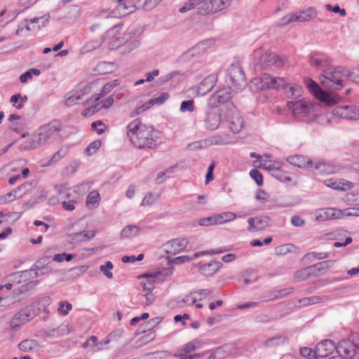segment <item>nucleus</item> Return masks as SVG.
<instances>
[{
    "label": "nucleus",
    "instance_id": "1",
    "mask_svg": "<svg viewBox=\"0 0 359 359\" xmlns=\"http://www.w3.org/2000/svg\"><path fill=\"white\" fill-rule=\"evenodd\" d=\"M154 133L153 127L143 124L138 118L127 126V135L133 145L138 148H155L160 141Z\"/></svg>",
    "mask_w": 359,
    "mask_h": 359
},
{
    "label": "nucleus",
    "instance_id": "2",
    "mask_svg": "<svg viewBox=\"0 0 359 359\" xmlns=\"http://www.w3.org/2000/svg\"><path fill=\"white\" fill-rule=\"evenodd\" d=\"M256 90H264L269 88L285 90L289 98L297 100L303 93L302 87L296 83L289 84L283 77H272L268 74H263L261 76L252 80Z\"/></svg>",
    "mask_w": 359,
    "mask_h": 359
},
{
    "label": "nucleus",
    "instance_id": "3",
    "mask_svg": "<svg viewBox=\"0 0 359 359\" xmlns=\"http://www.w3.org/2000/svg\"><path fill=\"white\" fill-rule=\"evenodd\" d=\"M62 126L60 121L53 120L49 123L40 126L32 136L20 145L21 151L36 149L48 143L56 132H60Z\"/></svg>",
    "mask_w": 359,
    "mask_h": 359
},
{
    "label": "nucleus",
    "instance_id": "4",
    "mask_svg": "<svg viewBox=\"0 0 359 359\" xmlns=\"http://www.w3.org/2000/svg\"><path fill=\"white\" fill-rule=\"evenodd\" d=\"M345 76V69L336 67L334 69L323 70L320 76V83L325 87L340 90L343 87V78Z\"/></svg>",
    "mask_w": 359,
    "mask_h": 359
},
{
    "label": "nucleus",
    "instance_id": "5",
    "mask_svg": "<svg viewBox=\"0 0 359 359\" xmlns=\"http://www.w3.org/2000/svg\"><path fill=\"white\" fill-rule=\"evenodd\" d=\"M287 106L297 121L308 122L314 116L313 105L304 100L288 101Z\"/></svg>",
    "mask_w": 359,
    "mask_h": 359
},
{
    "label": "nucleus",
    "instance_id": "6",
    "mask_svg": "<svg viewBox=\"0 0 359 359\" xmlns=\"http://www.w3.org/2000/svg\"><path fill=\"white\" fill-rule=\"evenodd\" d=\"M338 356L344 359H353L359 355V334H356L351 340L344 339L339 342L336 348Z\"/></svg>",
    "mask_w": 359,
    "mask_h": 359
},
{
    "label": "nucleus",
    "instance_id": "7",
    "mask_svg": "<svg viewBox=\"0 0 359 359\" xmlns=\"http://www.w3.org/2000/svg\"><path fill=\"white\" fill-rule=\"evenodd\" d=\"M41 311V308L39 306L38 304L36 302L30 304L14 315L11 320L12 326L19 327L20 325L29 322L31 319L37 316Z\"/></svg>",
    "mask_w": 359,
    "mask_h": 359
},
{
    "label": "nucleus",
    "instance_id": "8",
    "mask_svg": "<svg viewBox=\"0 0 359 359\" xmlns=\"http://www.w3.org/2000/svg\"><path fill=\"white\" fill-rule=\"evenodd\" d=\"M227 80L232 87L241 89L245 85V76L243 70L238 63L232 64L226 70Z\"/></svg>",
    "mask_w": 359,
    "mask_h": 359
},
{
    "label": "nucleus",
    "instance_id": "9",
    "mask_svg": "<svg viewBox=\"0 0 359 359\" xmlns=\"http://www.w3.org/2000/svg\"><path fill=\"white\" fill-rule=\"evenodd\" d=\"M233 0H210L198 8V13L202 15H212L228 8Z\"/></svg>",
    "mask_w": 359,
    "mask_h": 359
},
{
    "label": "nucleus",
    "instance_id": "10",
    "mask_svg": "<svg viewBox=\"0 0 359 359\" xmlns=\"http://www.w3.org/2000/svg\"><path fill=\"white\" fill-rule=\"evenodd\" d=\"M222 121V113L219 108L213 106H208L205 111L204 122L208 130H214L217 129Z\"/></svg>",
    "mask_w": 359,
    "mask_h": 359
},
{
    "label": "nucleus",
    "instance_id": "11",
    "mask_svg": "<svg viewBox=\"0 0 359 359\" xmlns=\"http://www.w3.org/2000/svg\"><path fill=\"white\" fill-rule=\"evenodd\" d=\"M226 118L229 128L233 133L236 134L241 131L244 126V120L240 111L234 107L229 109L226 114Z\"/></svg>",
    "mask_w": 359,
    "mask_h": 359
},
{
    "label": "nucleus",
    "instance_id": "12",
    "mask_svg": "<svg viewBox=\"0 0 359 359\" xmlns=\"http://www.w3.org/2000/svg\"><path fill=\"white\" fill-rule=\"evenodd\" d=\"M334 116L346 119H358L359 107L354 105H338L332 110Z\"/></svg>",
    "mask_w": 359,
    "mask_h": 359
},
{
    "label": "nucleus",
    "instance_id": "13",
    "mask_svg": "<svg viewBox=\"0 0 359 359\" xmlns=\"http://www.w3.org/2000/svg\"><path fill=\"white\" fill-rule=\"evenodd\" d=\"M306 86L311 93L321 102H324L329 105H333L335 102L330 97V95L318 86V84L311 79L306 81Z\"/></svg>",
    "mask_w": 359,
    "mask_h": 359
},
{
    "label": "nucleus",
    "instance_id": "14",
    "mask_svg": "<svg viewBox=\"0 0 359 359\" xmlns=\"http://www.w3.org/2000/svg\"><path fill=\"white\" fill-rule=\"evenodd\" d=\"M337 346L334 342L330 339H325L319 342L314 350V358H325L331 354L335 349Z\"/></svg>",
    "mask_w": 359,
    "mask_h": 359
},
{
    "label": "nucleus",
    "instance_id": "15",
    "mask_svg": "<svg viewBox=\"0 0 359 359\" xmlns=\"http://www.w3.org/2000/svg\"><path fill=\"white\" fill-rule=\"evenodd\" d=\"M231 97V92L229 88H222L216 91L209 99L208 106L217 107L218 104L228 102Z\"/></svg>",
    "mask_w": 359,
    "mask_h": 359
},
{
    "label": "nucleus",
    "instance_id": "16",
    "mask_svg": "<svg viewBox=\"0 0 359 359\" xmlns=\"http://www.w3.org/2000/svg\"><path fill=\"white\" fill-rule=\"evenodd\" d=\"M283 63L281 58L277 55L273 53H264L259 57V62L256 65L257 68L265 69L272 65H276L277 67L282 65Z\"/></svg>",
    "mask_w": 359,
    "mask_h": 359
},
{
    "label": "nucleus",
    "instance_id": "17",
    "mask_svg": "<svg viewBox=\"0 0 359 359\" xmlns=\"http://www.w3.org/2000/svg\"><path fill=\"white\" fill-rule=\"evenodd\" d=\"M188 245V241L185 238L172 239L165 245V250L167 254L175 255L182 252Z\"/></svg>",
    "mask_w": 359,
    "mask_h": 359
},
{
    "label": "nucleus",
    "instance_id": "18",
    "mask_svg": "<svg viewBox=\"0 0 359 359\" xmlns=\"http://www.w3.org/2000/svg\"><path fill=\"white\" fill-rule=\"evenodd\" d=\"M344 212L342 210L334 208H328L320 210L316 215V219L319 221H325L327 219H339L343 217Z\"/></svg>",
    "mask_w": 359,
    "mask_h": 359
},
{
    "label": "nucleus",
    "instance_id": "19",
    "mask_svg": "<svg viewBox=\"0 0 359 359\" xmlns=\"http://www.w3.org/2000/svg\"><path fill=\"white\" fill-rule=\"evenodd\" d=\"M217 80L215 74H210L206 76L198 85L197 94L199 95H205L210 91L215 86Z\"/></svg>",
    "mask_w": 359,
    "mask_h": 359
},
{
    "label": "nucleus",
    "instance_id": "20",
    "mask_svg": "<svg viewBox=\"0 0 359 359\" xmlns=\"http://www.w3.org/2000/svg\"><path fill=\"white\" fill-rule=\"evenodd\" d=\"M335 170L336 168L334 166L324 161L313 162V166L309 168V171H311L315 175L332 174Z\"/></svg>",
    "mask_w": 359,
    "mask_h": 359
},
{
    "label": "nucleus",
    "instance_id": "21",
    "mask_svg": "<svg viewBox=\"0 0 359 359\" xmlns=\"http://www.w3.org/2000/svg\"><path fill=\"white\" fill-rule=\"evenodd\" d=\"M222 263L219 261H215L207 264L198 263L200 273L204 276H211L214 275L222 266Z\"/></svg>",
    "mask_w": 359,
    "mask_h": 359
},
{
    "label": "nucleus",
    "instance_id": "22",
    "mask_svg": "<svg viewBox=\"0 0 359 359\" xmlns=\"http://www.w3.org/2000/svg\"><path fill=\"white\" fill-rule=\"evenodd\" d=\"M287 161L296 167L306 168L309 170V168L313 166V161L308 159L306 157L300 155H292L287 158Z\"/></svg>",
    "mask_w": 359,
    "mask_h": 359
},
{
    "label": "nucleus",
    "instance_id": "23",
    "mask_svg": "<svg viewBox=\"0 0 359 359\" xmlns=\"http://www.w3.org/2000/svg\"><path fill=\"white\" fill-rule=\"evenodd\" d=\"M130 39V34H124L122 38H118L116 42L118 46L123 45V48L126 52H130L133 50L137 48L140 45V41L137 39H133L129 41Z\"/></svg>",
    "mask_w": 359,
    "mask_h": 359
},
{
    "label": "nucleus",
    "instance_id": "24",
    "mask_svg": "<svg viewBox=\"0 0 359 359\" xmlns=\"http://www.w3.org/2000/svg\"><path fill=\"white\" fill-rule=\"evenodd\" d=\"M311 65L318 69L325 68L330 65L328 57L322 53H316L310 57Z\"/></svg>",
    "mask_w": 359,
    "mask_h": 359
},
{
    "label": "nucleus",
    "instance_id": "25",
    "mask_svg": "<svg viewBox=\"0 0 359 359\" xmlns=\"http://www.w3.org/2000/svg\"><path fill=\"white\" fill-rule=\"evenodd\" d=\"M169 98V94L167 93H162L158 97L151 99L148 102H146L144 104L140 106L137 108V114L142 113L145 110L149 109L152 105L155 104H161L165 100Z\"/></svg>",
    "mask_w": 359,
    "mask_h": 359
},
{
    "label": "nucleus",
    "instance_id": "26",
    "mask_svg": "<svg viewBox=\"0 0 359 359\" xmlns=\"http://www.w3.org/2000/svg\"><path fill=\"white\" fill-rule=\"evenodd\" d=\"M47 258H41L32 266L30 271H34L35 277H39L50 271V267L46 264Z\"/></svg>",
    "mask_w": 359,
    "mask_h": 359
},
{
    "label": "nucleus",
    "instance_id": "27",
    "mask_svg": "<svg viewBox=\"0 0 359 359\" xmlns=\"http://www.w3.org/2000/svg\"><path fill=\"white\" fill-rule=\"evenodd\" d=\"M18 348L24 352H33L39 349V345L34 339H25L18 344Z\"/></svg>",
    "mask_w": 359,
    "mask_h": 359
},
{
    "label": "nucleus",
    "instance_id": "28",
    "mask_svg": "<svg viewBox=\"0 0 359 359\" xmlns=\"http://www.w3.org/2000/svg\"><path fill=\"white\" fill-rule=\"evenodd\" d=\"M294 22H304L310 20L314 15V10L309 8L296 13H292Z\"/></svg>",
    "mask_w": 359,
    "mask_h": 359
},
{
    "label": "nucleus",
    "instance_id": "29",
    "mask_svg": "<svg viewBox=\"0 0 359 359\" xmlns=\"http://www.w3.org/2000/svg\"><path fill=\"white\" fill-rule=\"evenodd\" d=\"M22 198V194H20L17 189L15 188L8 193L0 196V204L4 205L14 201L16 198Z\"/></svg>",
    "mask_w": 359,
    "mask_h": 359
},
{
    "label": "nucleus",
    "instance_id": "30",
    "mask_svg": "<svg viewBox=\"0 0 359 359\" xmlns=\"http://www.w3.org/2000/svg\"><path fill=\"white\" fill-rule=\"evenodd\" d=\"M140 227L136 225H128L121 232V236L123 238L135 237L138 235Z\"/></svg>",
    "mask_w": 359,
    "mask_h": 359
},
{
    "label": "nucleus",
    "instance_id": "31",
    "mask_svg": "<svg viewBox=\"0 0 359 359\" xmlns=\"http://www.w3.org/2000/svg\"><path fill=\"white\" fill-rule=\"evenodd\" d=\"M157 274H144L143 277H147V280L146 283H142L143 286V292L145 293H151L154 289V282Z\"/></svg>",
    "mask_w": 359,
    "mask_h": 359
},
{
    "label": "nucleus",
    "instance_id": "32",
    "mask_svg": "<svg viewBox=\"0 0 359 359\" xmlns=\"http://www.w3.org/2000/svg\"><path fill=\"white\" fill-rule=\"evenodd\" d=\"M69 152V147L67 146L62 147L56 153L53 154L52 158L47 163L48 165H51L53 163L58 162L61 158L65 157Z\"/></svg>",
    "mask_w": 359,
    "mask_h": 359
},
{
    "label": "nucleus",
    "instance_id": "33",
    "mask_svg": "<svg viewBox=\"0 0 359 359\" xmlns=\"http://www.w3.org/2000/svg\"><path fill=\"white\" fill-rule=\"evenodd\" d=\"M55 189L60 196V199H69L72 196L70 193L71 189L67 186V184L55 185Z\"/></svg>",
    "mask_w": 359,
    "mask_h": 359
},
{
    "label": "nucleus",
    "instance_id": "34",
    "mask_svg": "<svg viewBox=\"0 0 359 359\" xmlns=\"http://www.w3.org/2000/svg\"><path fill=\"white\" fill-rule=\"evenodd\" d=\"M218 224L231 222L236 218V215L232 212H225L215 215Z\"/></svg>",
    "mask_w": 359,
    "mask_h": 359
},
{
    "label": "nucleus",
    "instance_id": "35",
    "mask_svg": "<svg viewBox=\"0 0 359 359\" xmlns=\"http://www.w3.org/2000/svg\"><path fill=\"white\" fill-rule=\"evenodd\" d=\"M286 337L282 336V335H278L276 337H271L268 339L265 343L264 346L266 347H273L276 346H280L285 344L286 341Z\"/></svg>",
    "mask_w": 359,
    "mask_h": 359
},
{
    "label": "nucleus",
    "instance_id": "36",
    "mask_svg": "<svg viewBox=\"0 0 359 359\" xmlns=\"http://www.w3.org/2000/svg\"><path fill=\"white\" fill-rule=\"evenodd\" d=\"M41 74V71L36 68L29 69L28 71L25 72L20 76V81L22 83H25L28 81V80L32 79V76H39Z\"/></svg>",
    "mask_w": 359,
    "mask_h": 359
},
{
    "label": "nucleus",
    "instance_id": "37",
    "mask_svg": "<svg viewBox=\"0 0 359 359\" xmlns=\"http://www.w3.org/2000/svg\"><path fill=\"white\" fill-rule=\"evenodd\" d=\"M95 236V231H88V232L80 231V232H77L75 233H71L69 235V237H70L71 239H76L79 236H86L85 238H78L77 242H80V241H89V240L92 239L93 238H94Z\"/></svg>",
    "mask_w": 359,
    "mask_h": 359
},
{
    "label": "nucleus",
    "instance_id": "38",
    "mask_svg": "<svg viewBox=\"0 0 359 359\" xmlns=\"http://www.w3.org/2000/svg\"><path fill=\"white\" fill-rule=\"evenodd\" d=\"M118 10L122 11V15H126L135 10V6L129 1L118 3Z\"/></svg>",
    "mask_w": 359,
    "mask_h": 359
},
{
    "label": "nucleus",
    "instance_id": "39",
    "mask_svg": "<svg viewBox=\"0 0 359 359\" xmlns=\"http://www.w3.org/2000/svg\"><path fill=\"white\" fill-rule=\"evenodd\" d=\"M49 18H50V15L48 14V15H44L39 17V18H31L29 20L26 19L25 20V22L26 23L29 22L32 24L39 23L40 22H41V25H39L36 28L37 30H40L43 27H44L45 23L49 20Z\"/></svg>",
    "mask_w": 359,
    "mask_h": 359
},
{
    "label": "nucleus",
    "instance_id": "40",
    "mask_svg": "<svg viewBox=\"0 0 359 359\" xmlns=\"http://www.w3.org/2000/svg\"><path fill=\"white\" fill-rule=\"evenodd\" d=\"M101 147V141L96 140L91 143L86 149L87 155L90 156L96 152V151Z\"/></svg>",
    "mask_w": 359,
    "mask_h": 359
},
{
    "label": "nucleus",
    "instance_id": "41",
    "mask_svg": "<svg viewBox=\"0 0 359 359\" xmlns=\"http://www.w3.org/2000/svg\"><path fill=\"white\" fill-rule=\"evenodd\" d=\"M100 194L97 191H91L86 198L87 205H94L98 203L100 200Z\"/></svg>",
    "mask_w": 359,
    "mask_h": 359
},
{
    "label": "nucleus",
    "instance_id": "42",
    "mask_svg": "<svg viewBox=\"0 0 359 359\" xmlns=\"http://www.w3.org/2000/svg\"><path fill=\"white\" fill-rule=\"evenodd\" d=\"M162 0H138V2L142 3V8L144 11H150L155 8Z\"/></svg>",
    "mask_w": 359,
    "mask_h": 359
},
{
    "label": "nucleus",
    "instance_id": "43",
    "mask_svg": "<svg viewBox=\"0 0 359 359\" xmlns=\"http://www.w3.org/2000/svg\"><path fill=\"white\" fill-rule=\"evenodd\" d=\"M114 87L115 84L114 83H106L101 89L100 93L95 96V101H97L100 97L104 96L107 93H110Z\"/></svg>",
    "mask_w": 359,
    "mask_h": 359
},
{
    "label": "nucleus",
    "instance_id": "44",
    "mask_svg": "<svg viewBox=\"0 0 359 359\" xmlns=\"http://www.w3.org/2000/svg\"><path fill=\"white\" fill-rule=\"evenodd\" d=\"M334 263V261H323L316 264V269L318 270L319 273H322L325 272L328 269H330L332 264Z\"/></svg>",
    "mask_w": 359,
    "mask_h": 359
},
{
    "label": "nucleus",
    "instance_id": "45",
    "mask_svg": "<svg viewBox=\"0 0 359 359\" xmlns=\"http://www.w3.org/2000/svg\"><path fill=\"white\" fill-rule=\"evenodd\" d=\"M276 179L282 182L287 183L291 181V177L285 172L282 171L280 169L278 170H274V175L273 176Z\"/></svg>",
    "mask_w": 359,
    "mask_h": 359
},
{
    "label": "nucleus",
    "instance_id": "46",
    "mask_svg": "<svg viewBox=\"0 0 359 359\" xmlns=\"http://www.w3.org/2000/svg\"><path fill=\"white\" fill-rule=\"evenodd\" d=\"M250 177L255 181L257 186L263 184V177L262 173L257 169H252L250 172Z\"/></svg>",
    "mask_w": 359,
    "mask_h": 359
},
{
    "label": "nucleus",
    "instance_id": "47",
    "mask_svg": "<svg viewBox=\"0 0 359 359\" xmlns=\"http://www.w3.org/2000/svg\"><path fill=\"white\" fill-rule=\"evenodd\" d=\"M180 111L185 112L189 111L192 112L194 111V102L192 100H185L181 103L180 106Z\"/></svg>",
    "mask_w": 359,
    "mask_h": 359
},
{
    "label": "nucleus",
    "instance_id": "48",
    "mask_svg": "<svg viewBox=\"0 0 359 359\" xmlns=\"http://www.w3.org/2000/svg\"><path fill=\"white\" fill-rule=\"evenodd\" d=\"M256 222V231L262 230L268 226L269 218L267 217H255Z\"/></svg>",
    "mask_w": 359,
    "mask_h": 359
},
{
    "label": "nucleus",
    "instance_id": "49",
    "mask_svg": "<svg viewBox=\"0 0 359 359\" xmlns=\"http://www.w3.org/2000/svg\"><path fill=\"white\" fill-rule=\"evenodd\" d=\"M74 258L72 254L63 252L62 254H56L53 256V260L56 262H62L63 260L70 262Z\"/></svg>",
    "mask_w": 359,
    "mask_h": 359
},
{
    "label": "nucleus",
    "instance_id": "50",
    "mask_svg": "<svg viewBox=\"0 0 359 359\" xmlns=\"http://www.w3.org/2000/svg\"><path fill=\"white\" fill-rule=\"evenodd\" d=\"M198 224L201 226H209V225L218 224L215 215H212L211 217L200 219L198 221Z\"/></svg>",
    "mask_w": 359,
    "mask_h": 359
},
{
    "label": "nucleus",
    "instance_id": "51",
    "mask_svg": "<svg viewBox=\"0 0 359 359\" xmlns=\"http://www.w3.org/2000/svg\"><path fill=\"white\" fill-rule=\"evenodd\" d=\"M345 76L353 81L359 82V69H353L351 71L345 69Z\"/></svg>",
    "mask_w": 359,
    "mask_h": 359
},
{
    "label": "nucleus",
    "instance_id": "52",
    "mask_svg": "<svg viewBox=\"0 0 359 359\" xmlns=\"http://www.w3.org/2000/svg\"><path fill=\"white\" fill-rule=\"evenodd\" d=\"M72 306L70 303L67 302H60L59 304L58 311L64 315L67 316L69 311L72 309Z\"/></svg>",
    "mask_w": 359,
    "mask_h": 359
},
{
    "label": "nucleus",
    "instance_id": "53",
    "mask_svg": "<svg viewBox=\"0 0 359 359\" xmlns=\"http://www.w3.org/2000/svg\"><path fill=\"white\" fill-rule=\"evenodd\" d=\"M224 250H212L210 251L205 250V251H201L196 252L193 255L192 257L193 259L198 258L203 255H216V254H220L224 252Z\"/></svg>",
    "mask_w": 359,
    "mask_h": 359
},
{
    "label": "nucleus",
    "instance_id": "54",
    "mask_svg": "<svg viewBox=\"0 0 359 359\" xmlns=\"http://www.w3.org/2000/svg\"><path fill=\"white\" fill-rule=\"evenodd\" d=\"M191 260H193L192 257H189L187 255H182V256H179V257H175V258L172 259L171 260H169L168 262L170 263L175 264H180L182 263L190 262Z\"/></svg>",
    "mask_w": 359,
    "mask_h": 359
},
{
    "label": "nucleus",
    "instance_id": "55",
    "mask_svg": "<svg viewBox=\"0 0 359 359\" xmlns=\"http://www.w3.org/2000/svg\"><path fill=\"white\" fill-rule=\"evenodd\" d=\"M81 99V95L80 94H74L66 99L65 104L67 107L73 106L76 104Z\"/></svg>",
    "mask_w": 359,
    "mask_h": 359
},
{
    "label": "nucleus",
    "instance_id": "56",
    "mask_svg": "<svg viewBox=\"0 0 359 359\" xmlns=\"http://www.w3.org/2000/svg\"><path fill=\"white\" fill-rule=\"evenodd\" d=\"M103 107H102L101 102L97 103L90 107L86 109L85 111L82 113L83 115L86 116L88 114H93L97 111H99Z\"/></svg>",
    "mask_w": 359,
    "mask_h": 359
},
{
    "label": "nucleus",
    "instance_id": "57",
    "mask_svg": "<svg viewBox=\"0 0 359 359\" xmlns=\"http://www.w3.org/2000/svg\"><path fill=\"white\" fill-rule=\"evenodd\" d=\"M292 245L286 244L278 246L275 248V253L276 255H286L287 253L290 252V248Z\"/></svg>",
    "mask_w": 359,
    "mask_h": 359
},
{
    "label": "nucleus",
    "instance_id": "58",
    "mask_svg": "<svg viewBox=\"0 0 359 359\" xmlns=\"http://www.w3.org/2000/svg\"><path fill=\"white\" fill-rule=\"evenodd\" d=\"M31 186L32 184L30 182H25L18 186L15 189L20 194H22V197L30 189Z\"/></svg>",
    "mask_w": 359,
    "mask_h": 359
},
{
    "label": "nucleus",
    "instance_id": "59",
    "mask_svg": "<svg viewBox=\"0 0 359 359\" xmlns=\"http://www.w3.org/2000/svg\"><path fill=\"white\" fill-rule=\"evenodd\" d=\"M97 126H104V123L101 121H94L91 123V128L93 130H96L98 135H102L105 131V128H100Z\"/></svg>",
    "mask_w": 359,
    "mask_h": 359
},
{
    "label": "nucleus",
    "instance_id": "60",
    "mask_svg": "<svg viewBox=\"0 0 359 359\" xmlns=\"http://www.w3.org/2000/svg\"><path fill=\"white\" fill-rule=\"evenodd\" d=\"M86 271V267L85 266H81L79 267H74L69 270V273L72 276H79L83 274Z\"/></svg>",
    "mask_w": 359,
    "mask_h": 359
},
{
    "label": "nucleus",
    "instance_id": "61",
    "mask_svg": "<svg viewBox=\"0 0 359 359\" xmlns=\"http://www.w3.org/2000/svg\"><path fill=\"white\" fill-rule=\"evenodd\" d=\"M293 291H294L293 287H288V288H285V289L280 290H276V291H275V292H276V295L278 296L277 298L280 299V298L286 297L288 294L293 292Z\"/></svg>",
    "mask_w": 359,
    "mask_h": 359
},
{
    "label": "nucleus",
    "instance_id": "62",
    "mask_svg": "<svg viewBox=\"0 0 359 359\" xmlns=\"http://www.w3.org/2000/svg\"><path fill=\"white\" fill-rule=\"evenodd\" d=\"M307 270H306L305 268L302 269L299 271H297L295 273V278L299 280H304L309 278V275L306 272Z\"/></svg>",
    "mask_w": 359,
    "mask_h": 359
},
{
    "label": "nucleus",
    "instance_id": "63",
    "mask_svg": "<svg viewBox=\"0 0 359 359\" xmlns=\"http://www.w3.org/2000/svg\"><path fill=\"white\" fill-rule=\"evenodd\" d=\"M50 298L49 297H44L39 299L38 302H35L38 304L39 306L41 308V310L46 311V306L50 304Z\"/></svg>",
    "mask_w": 359,
    "mask_h": 359
},
{
    "label": "nucleus",
    "instance_id": "64",
    "mask_svg": "<svg viewBox=\"0 0 359 359\" xmlns=\"http://www.w3.org/2000/svg\"><path fill=\"white\" fill-rule=\"evenodd\" d=\"M293 17L292 13L285 15L279 20L278 25L280 26H285L290 22H294Z\"/></svg>",
    "mask_w": 359,
    "mask_h": 359
}]
</instances>
